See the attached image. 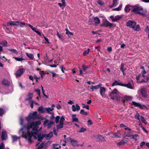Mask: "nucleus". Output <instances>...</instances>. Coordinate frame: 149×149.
<instances>
[{"label": "nucleus", "instance_id": "nucleus-1", "mask_svg": "<svg viewBox=\"0 0 149 149\" xmlns=\"http://www.w3.org/2000/svg\"><path fill=\"white\" fill-rule=\"evenodd\" d=\"M41 124L40 120L34 122L33 121L30 123H27L23 126V127L20 129V131H23L24 129L27 130L26 133L22 135V137L25 139H28V142L31 143L32 141L31 138L33 134H37V132H38V125Z\"/></svg>", "mask_w": 149, "mask_h": 149}, {"label": "nucleus", "instance_id": "nucleus-2", "mask_svg": "<svg viewBox=\"0 0 149 149\" xmlns=\"http://www.w3.org/2000/svg\"><path fill=\"white\" fill-rule=\"evenodd\" d=\"M131 12L139 15L143 17H146V15L143 12V9L142 6H137L133 9Z\"/></svg>", "mask_w": 149, "mask_h": 149}, {"label": "nucleus", "instance_id": "nucleus-3", "mask_svg": "<svg viewBox=\"0 0 149 149\" xmlns=\"http://www.w3.org/2000/svg\"><path fill=\"white\" fill-rule=\"evenodd\" d=\"M101 26L104 27L105 28H113L116 26V25L113 23H110L107 19L103 20L102 23L100 24Z\"/></svg>", "mask_w": 149, "mask_h": 149}, {"label": "nucleus", "instance_id": "nucleus-4", "mask_svg": "<svg viewBox=\"0 0 149 149\" xmlns=\"http://www.w3.org/2000/svg\"><path fill=\"white\" fill-rule=\"evenodd\" d=\"M37 118H38L37 115V112L36 111L30 113L26 118V119L28 121H29L32 119L34 120Z\"/></svg>", "mask_w": 149, "mask_h": 149}, {"label": "nucleus", "instance_id": "nucleus-5", "mask_svg": "<svg viewBox=\"0 0 149 149\" xmlns=\"http://www.w3.org/2000/svg\"><path fill=\"white\" fill-rule=\"evenodd\" d=\"M141 76V74H139L138 76L136 77V79L137 81V82L139 83H141L143 82H147L149 78L147 76H146L145 77H143V79L141 81H139V79L140 78Z\"/></svg>", "mask_w": 149, "mask_h": 149}, {"label": "nucleus", "instance_id": "nucleus-6", "mask_svg": "<svg viewBox=\"0 0 149 149\" xmlns=\"http://www.w3.org/2000/svg\"><path fill=\"white\" fill-rule=\"evenodd\" d=\"M108 135H110V137L112 138H121V134L119 131H117L116 132H109Z\"/></svg>", "mask_w": 149, "mask_h": 149}, {"label": "nucleus", "instance_id": "nucleus-7", "mask_svg": "<svg viewBox=\"0 0 149 149\" xmlns=\"http://www.w3.org/2000/svg\"><path fill=\"white\" fill-rule=\"evenodd\" d=\"M136 24V23L134 21L131 20H129L126 23V26L127 27L132 28H134V26Z\"/></svg>", "mask_w": 149, "mask_h": 149}, {"label": "nucleus", "instance_id": "nucleus-8", "mask_svg": "<svg viewBox=\"0 0 149 149\" xmlns=\"http://www.w3.org/2000/svg\"><path fill=\"white\" fill-rule=\"evenodd\" d=\"M25 72V70L24 68L19 69L17 71L16 73V77H21Z\"/></svg>", "mask_w": 149, "mask_h": 149}, {"label": "nucleus", "instance_id": "nucleus-9", "mask_svg": "<svg viewBox=\"0 0 149 149\" xmlns=\"http://www.w3.org/2000/svg\"><path fill=\"white\" fill-rule=\"evenodd\" d=\"M132 105L134 106L135 107H139L141 109L143 108V107H146V106L144 105H141L139 103L136 102L134 101L132 102Z\"/></svg>", "mask_w": 149, "mask_h": 149}, {"label": "nucleus", "instance_id": "nucleus-10", "mask_svg": "<svg viewBox=\"0 0 149 149\" xmlns=\"http://www.w3.org/2000/svg\"><path fill=\"white\" fill-rule=\"evenodd\" d=\"M118 91V90L116 88H114L110 94L109 96L112 100H114L115 99L114 95L117 94Z\"/></svg>", "mask_w": 149, "mask_h": 149}, {"label": "nucleus", "instance_id": "nucleus-11", "mask_svg": "<svg viewBox=\"0 0 149 149\" xmlns=\"http://www.w3.org/2000/svg\"><path fill=\"white\" fill-rule=\"evenodd\" d=\"M141 93L142 96L146 98L148 96L147 93V91L146 89L144 88H142L141 90Z\"/></svg>", "mask_w": 149, "mask_h": 149}, {"label": "nucleus", "instance_id": "nucleus-12", "mask_svg": "<svg viewBox=\"0 0 149 149\" xmlns=\"http://www.w3.org/2000/svg\"><path fill=\"white\" fill-rule=\"evenodd\" d=\"M89 68V67L88 66H85L84 65H83L82 66V70L81 68H79V72H80L79 75H83V71H85L86 69Z\"/></svg>", "mask_w": 149, "mask_h": 149}, {"label": "nucleus", "instance_id": "nucleus-13", "mask_svg": "<svg viewBox=\"0 0 149 149\" xmlns=\"http://www.w3.org/2000/svg\"><path fill=\"white\" fill-rule=\"evenodd\" d=\"M70 141L71 142V144L73 146H79V145L78 144V141L77 140H74L72 138L70 139Z\"/></svg>", "mask_w": 149, "mask_h": 149}, {"label": "nucleus", "instance_id": "nucleus-14", "mask_svg": "<svg viewBox=\"0 0 149 149\" xmlns=\"http://www.w3.org/2000/svg\"><path fill=\"white\" fill-rule=\"evenodd\" d=\"M110 18L111 19L113 22H116L119 20L120 19L121 17L119 15H117L115 17L113 16H111Z\"/></svg>", "mask_w": 149, "mask_h": 149}, {"label": "nucleus", "instance_id": "nucleus-15", "mask_svg": "<svg viewBox=\"0 0 149 149\" xmlns=\"http://www.w3.org/2000/svg\"><path fill=\"white\" fill-rule=\"evenodd\" d=\"M101 85V84H98L95 86L92 85L90 87V89L92 90V91H93L95 90H97L100 88Z\"/></svg>", "mask_w": 149, "mask_h": 149}, {"label": "nucleus", "instance_id": "nucleus-16", "mask_svg": "<svg viewBox=\"0 0 149 149\" xmlns=\"http://www.w3.org/2000/svg\"><path fill=\"white\" fill-rule=\"evenodd\" d=\"M100 94L101 96L103 97L105 94V92L106 91V89L104 87L101 86H100Z\"/></svg>", "mask_w": 149, "mask_h": 149}, {"label": "nucleus", "instance_id": "nucleus-17", "mask_svg": "<svg viewBox=\"0 0 149 149\" xmlns=\"http://www.w3.org/2000/svg\"><path fill=\"white\" fill-rule=\"evenodd\" d=\"M33 95L32 93H29L27 95V98L25 99V101H28L29 102L33 101L31 100L33 97Z\"/></svg>", "mask_w": 149, "mask_h": 149}, {"label": "nucleus", "instance_id": "nucleus-18", "mask_svg": "<svg viewBox=\"0 0 149 149\" xmlns=\"http://www.w3.org/2000/svg\"><path fill=\"white\" fill-rule=\"evenodd\" d=\"M72 111H78L80 109V107L77 104L76 105V107L74 105H73L72 107Z\"/></svg>", "mask_w": 149, "mask_h": 149}, {"label": "nucleus", "instance_id": "nucleus-19", "mask_svg": "<svg viewBox=\"0 0 149 149\" xmlns=\"http://www.w3.org/2000/svg\"><path fill=\"white\" fill-rule=\"evenodd\" d=\"M97 141L104 142L106 141L104 138L101 135H99L97 138Z\"/></svg>", "mask_w": 149, "mask_h": 149}, {"label": "nucleus", "instance_id": "nucleus-20", "mask_svg": "<svg viewBox=\"0 0 149 149\" xmlns=\"http://www.w3.org/2000/svg\"><path fill=\"white\" fill-rule=\"evenodd\" d=\"M127 142L128 141L123 139L121 140L120 142L117 143V145L118 146L124 145L126 143H127Z\"/></svg>", "mask_w": 149, "mask_h": 149}, {"label": "nucleus", "instance_id": "nucleus-21", "mask_svg": "<svg viewBox=\"0 0 149 149\" xmlns=\"http://www.w3.org/2000/svg\"><path fill=\"white\" fill-rule=\"evenodd\" d=\"M37 137L38 138V141L41 142H42V139L45 137V135L42 134L41 135V133H40L37 135Z\"/></svg>", "mask_w": 149, "mask_h": 149}, {"label": "nucleus", "instance_id": "nucleus-22", "mask_svg": "<svg viewBox=\"0 0 149 149\" xmlns=\"http://www.w3.org/2000/svg\"><path fill=\"white\" fill-rule=\"evenodd\" d=\"M46 108H44L42 106L40 107L38 109V111L40 113H42L46 112Z\"/></svg>", "mask_w": 149, "mask_h": 149}, {"label": "nucleus", "instance_id": "nucleus-23", "mask_svg": "<svg viewBox=\"0 0 149 149\" xmlns=\"http://www.w3.org/2000/svg\"><path fill=\"white\" fill-rule=\"evenodd\" d=\"M7 134L6 132L5 131H3L2 132V135L1 136V139L3 140H5L6 138L7 137Z\"/></svg>", "mask_w": 149, "mask_h": 149}, {"label": "nucleus", "instance_id": "nucleus-24", "mask_svg": "<svg viewBox=\"0 0 149 149\" xmlns=\"http://www.w3.org/2000/svg\"><path fill=\"white\" fill-rule=\"evenodd\" d=\"M45 135V137L47 139H50L53 136V134L52 132H50L48 134H44Z\"/></svg>", "mask_w": 149, "mask_h": 149}, {"label": "nucleus", "instance_id": "nucleus-25", "mask_svg": "<svg viewBox=\"0 0 149 149\" xmlns=\"http://www.w3.org/2000/svg\"><path fill=\"white\" fill-rule=\"evenodd\" d=\"M17 21H12L10 22H9L7 23L6 25L7 26L8 25H10L11 26H16L17 25Z\"/></svg>", "mask_w": 149, "mask_h": 149}, {"label": "nucleus", "instance_id": "nucleus-26", "mask_svg": "<svg viewBox=\"0 0 149 149\" xmlns=\"http://www.w3.org/2000/svg\"><path fill=\"white\" fill-rule=\"evenodd\" d=\"M122 86L127 87L128 88L131 89L133 88L132 85L130 83H128L127 84H122Z\"/></svg>", "mask_w": 149, "mask_h": 149}, {"label": "nucleus", "instance_id": "nucleus-27", "mask_svg": "<svg viewBox=\"0 0 149 149\" xmlns=\"http://www.w3.org/2000/svg\"><path fill=\"white\" fill-rule=\"evenodd\" d=\"M120 127L124 128L125 130H128L129 131L131 130V129L130 128L123 124H120Z\"/></svg>", "mask_w": 149, "mask_h": 149}, {"label": "nucleus", "instance_id": "nucleus-28", "mask_svg": "<svg viewBox=\"0 0 149 149\" xmlns=\"http://www.w3.org/2000/svg\"><path fill=\"white\" fill-rule=\"evenodd\" d=\"M124 64L122 63L120 68V70L122 72L123 75H125V71L126 70V68H124Z\"/></svg>", "mask_w": 149, "mask_h": 149}, {"label": "nucleus", "instance_id": "nucleus-29", "mask_svg": "<svg viewBox=\"0 0 149 149\" xmlns=\"http://www.w3.org/2000/svg\"><path fill=\"white\" fill-rule=\"evenodd\" d=\"M2 84L6 86H8L9 85V82L7 79H3L2 81Z\"/></svg>", "mask_w": 149, "mask_h": 149}, {"label": "nucleus", "instance_id": "nucleus-30", "mask_svg": "<svg viewBox=\"0 0 149 149\" xmlns=\"http://www.w3.org/2000/svg\"><path fill=\"white\" fill-rule=\"evenodd\" d=\"M122 83L120 82H119V81L115 80V81L114 82L112 83V86H113L116 85L122 86Z\"/></svg>", "mask_w": 149, "mask_h": 149}, {"label": "nucleus", "instance_id": "nucleus-31", "mask_svg": "<svg viewBox=\"0 0 149 149\" xmlns=\"http://www.w3.org/2000/svg\"><path fill=\"white\" fill-rule=\"evenodd\" d=\"M94 20L95 22V25L99 24L100 23V20L97 17H95L94 18Z\"/></svg>", "mask_w": 149, "mask_h": 149}, {"label": "nucleus", "instance_id": "nucleus-32", "mask_svg": "<svg viewBox=\"0 0 149 149\" xmlns=\"http://www.w3.org/2000/svg\"><path fill=\"white\" fill-rule=\"evenodd\" d=\"M132 7L130 5H127L125 6L124 10L126 12H129L131 9Z\"/></svg>", "mask_w": 149, "mask_h": 149}, {"label": "nucleus", "instance_id": "nucleus-33", "mask_svg": "<svg viewBox=\"0 0 149 149\" xmlns=\"http://www.w3.org/2000/svg\"><path fill=\"white\" fill-rule=\"evenodd\" d=\"M76 114H72V121L73 122H78V120L77 118H76Z\"/></svg>", "mask_w": 149, "mask_h": 149}, {"label": "nucleus", "instance_id": "nucleus-34", "mask_svg": "<svg viewBox=\"0 0 149 149\" xmlns=\"http://www.w3.org/2000/svg\"><path fill=\"white\" fill-rule=\"evenodd\" d=\"M17 26H19L20 27H23L25 25H27L24 22H22L19 21H17Z\"/></svg>", "mask_w": 149, "mask_h": 149}, {"label": "nucleus", "instance_id": "nucleus-35", "mask_svg": "<svg viewBox=\"0 0 149 149\" xmlns=\"http://www.w3.org/2000/svg\"><path fill=\"white\" fill-rule=\"evenodd\" d=\"M132 99L131 97L127 96H125L124 97L123 101L125 102V101H129Z\"/></svg>", "mask_w": 149, "mask_h": 149}, {"label": "nucleus", "instance_id": "nucleus-36", "mask_svg": "<svg viewBox=\"0 0 149 149\" xmlns=\"http://www.w3.org/2000/svg\"><path fill=\"white\" fill-rule=\"evenodd\" d=\"M7 42L6 40H3L0 42V45H2L3 47H5L7 44Z\"/></svg>", "mask_w": 149, "mask_h": 149}, {"label": "nucleus", "instance_id": "nucleus-37", "mask_svg": "<svg viewBox=\"0 0 149 149\" xmlns=\"http://www.w3.org/2000/svg\"><path fill=\"white\" fill-rule=\"evenodd\" d=\"M26 55L30 59H33L34 58V56L32 54L28 53H26Z\"/></svg>", "mask_w": 149, "mask_h": 149}, {"label": "nucleus", "instance_id": "nucleus-38", "mask_svg": "<svg viewBox=\"0 0 149 149\" xmlns=\"http://www.w3.org/2000/svg\"><path fill=\"white\" fill-rule=\"evenodd\" d=\"M54 123V122L52 121H50V122L48 123L47 125V128L49 129L52 126V125Z\"/></svg>", "mask_w": 149, "mask_h": 149}, {"label": "nucleus", "instance_id": "nucleus-39", "mask_svg": "<svg viewBox=\"0 0 149 149\" xmlns=\"http://www.w3.org/2000/svg\"><path fill=\"white\" fill-rule=\"evenodd\" d=\"M65 31H66V34H67L69 37H70V36L73 35L72 33L71 32H70L68 29H65Z\"/></svg>", "mask_w": 149, "mask_h": 149}, {"label": "nucleus", "instance_id": "nucleus-40", "mask_svg": "<svg viewBox=\"0 0 149 149\" xmlns=\"http://www.w3.org/2000/svg\"><path fill=\"white\" fill-rule=\"evenodd\" d=\"M63 124H61L60 123H59V124L58 125L56 126L57 130H58L62 128L63 127Z\"/></svg>", "mask_w": 149, "mask_h": 149}, {"label": "nucleus", "instance_id": "nucleus-41", "mask_svg": "<svg viewBox=\"0 0 149 149\" xmlns=\"http://www.w3.org/2000/svg\"><path fill=\"white\" fill-rule=\"evenodd\" d=\"M54 109L53 108H51L50 107H48V108H46V112H47L48 113H50V111H52Z\"/></svg>", "mask_w": 149, "mask_h": 149}, {"label": "nucleus", "instance_id": "nucleus-42", "mask_svg": "<svg viewBox=\"0 0 149 149\" xmlns=\"http://www.w3.org/2000/svg\"><path fill=\"white\" fill-rule=\"evenodd\" d=\"M140 119L141 120V121L142 122L144 123V124H147V123L146 121V120L143 116H141Z\"/></svg>", "mask_w": 149, "mask_h": 149}, {"label": "nucleus", "instance_id": "nucleus-43", "mask_svg": "<svg viewBox=\"0 0 149 149\" xmlns=\"http://www.w3.org/2000/svg\"><path fill=\"white\" fill-rule=\"evenodd\" d=\"M122 6V4L120 5L119 7L117 8H114L113 9V10H116V11H119L121 10V8Z\"/></svg>", "mask_w": 149, "mask_h": 149}, {"label": "nucleus", "instance_id": "nucleus-44", "mask_svg": "<svg viewBox=\"0 0 149 149\" xmlns=\"http://www.w3.org/2000/svg\"><path fill=\"white\" fill-rule=\"evenodd\" d=\"M138 136V134H135L131 135V136H132V139L135 140V141H136L137 140V138Z\"/></svg>", "mask_w": 149, "mask_h": 149}, {"label": "nucleus", "instance_id": "nucleus-45", "mask_svg": "<svg viewBox=\"0 0 149 149\" xmlns=\"http://www.w3.org/2000/svg\"><path fill=\"white\" fill-rule=\"evenodd\" d=\"M80 113L84 115H88L87 113L83 109L81 110Z\"/></svg>", "mask_w": 149, "mask_h": 149}, {"label": "nucleus", "instance_id": "nucleus-46", "mask_svg": "<svg viewBox=\"0 0 149 149\" xmlns=\"http://www.w3.org/2000/svg\"><path fill=\"white\" fill-rule=\"evenodd\" d=\"M41 88H42V93L43 95H44V96L46 98H48V96L47 95L45 94V90H44L43 89V87H42V85H41Z\"/></svg>", "mask_w": 149, "mask_h": 149}, {"label": "nucleus", "instance_id": "nucleus-47", "mask_svg": "<svg viewBox=\"0 0 149 149\" xmlns=\"http://www.w3.org/2000/svg\"><path fill=\"white\" fill-rule=\"evenodd\" d=\"M57 36L60 39L63 40V36L60 34L58 31L57 32L56 34Z\"/></svg>", "mask_w": 149, "mask_h": 149}, {"label": "nucleus", "instance_id": "nucleus-48", "mask_svg": "<svg viewBox=\"0 0 149 149\" xmlns=\"http://www.w3.org/2000/svg\"><path fill=\"white\" fill-rule=\"evenodd\" d=\"M14 58L16 61H22L24 60V58H18L17 57H15Z\"/></svg>", "mask_w": 149, "mask_h": 149}, {"label": "nucleus", "instance_id": "nucleus-49", "mask_svg": "<svg viewBox=\"0 0 149 149\" xmlns=\"http://www.w3.org/2000/svg\"><path fill=\"white\" fill-rule=\"evenodd\" d=\"M19 138V137H17L16 136H13L12 137V139L13 141H16Z\"/></svg>", "mask_w": 149, "mask_h": 149}, {"label": "nucleus", "instance_id": "nucleus-50", "mask_svg": "<svg viewBox=\"0 0 149 149\" xmlns=\"http://www.w3.org/2000/svg\"><path fill=\"white\" fill-rule=\"evenodd\" d=\"M86 130V128H84L82 127L81 128L80 130L78 131L79 132L82 133L84 132Z\"/></svg>", "mask_w": 149, "mask_h": 149}, {"label": "nucleus", "instance_id": "nucleus-51", "mask_svg": "<svg viewBox=\"0 0 149 149\" xmlns=\"http://www.w3.org/2000/svg\"><path fill=\"white\" fill-rule=\"evenodd\" d=\"M53 145V148L54 149H58L59 148H60L61 146H58V145L57 144H54Z\"/></svg>", "mask_w": 149, "mask_h": 149}, {"label": "nucleus", "instance_id": "nucleus-52", "mask_svg": "<svg viewBox=\"0 0 149 149\" xmlns=\"http://www.w3.org/2000/svg\"><path fill=\"white\" fill-rule=\"evenodd\" d=\"M26 24L31 28L32 30H33L34 32L36 30V29L35 28V27H33L32 25L30 24H28L27 23Z\"/></svg>", "mask_w": 149, "mask_h": 149}, {"label": "nucleus", "instance_id": "nucleus-53", "mask_svg": "<svg viewBox=\"0 0 149 149\" xmlns=\"http://www.w3.org/2000/svg\"><path fill=\"white\" fill-rule=\"evenodd\" d=\"M140 26L139 25H137L136 27L134 26V28H133V29L136 31H138L140 30Z\"/></svg>", "mask_w": 149, "mask_h": 149}, {"label": "nucleus", "instance_id": "nucleus-54", "mask_svg": "<svg viewBox=\"0 0 149 149\" xmlns=\"http://www.w3.org/2000/svg\"><path fill=\"white\" fill-rule=\"evenodd\" d=\"M65 120V118L63 116H62L60 119V122L61 124L63 123V122Z\"/></svg>", "mask_w": 149, "mask_h": 149}, {"label": "nucleus", "instance_id": "nucleus-55", "mask_svg": "<svg viewBox=\"0 0 149 149\" xmlns=\"http://www.w3.org/2000/svg\"><path fill=\"white\" fill-rule=\"evenodd\" d=\"M90 51V49H88L86 50L83 53V55L84 56H86V54H88Z\"/></svg>", "mask_w": 149, "mask_h": 149}, {"label": "nucleus", "instance_id": "nucleus-56", "mask_svg": "<svg viewBox=\"0 0 149 149\" xmlns=\"http://www.w3.org/2000/svg\"><path fill=\"white\" fill-rule=\"evenodd\" d=\"M60 118V116H58L55 118V121L56 123H58L59 121V120Z\"/></svg>", "mask_w": 149, "mask_h": 149}, {"label": "nucleus", "instance_id": "nucleus-57", "mask_svg": "<svg viewBox=\"0 0 149 149\" xmlns=\"http://www.w3.org/2000/svg\"><path fill=\"white\" fill-rule=\"evenodd\" d=\"M44 146V143L42 142L40 145L38 147L37 149H41Z\"/></svg>", "mask_w": 149, "mask_h": 149}, {"label": "nucleus", "instance_id": "nucleus-58", "mask_svg": "<svg viewBox=\"0 0 149 149\" xmlns=\"http://www.w3.org/2000/svg\"><path fill=\"white\" fill-rule=\"evenodd\" d=\"M4 111L3 109L0 108V116H2Z\"/></svg>", "mask_w": 149, "mask_h": 149}, {"label": "nucleus", "instance_id": "nucleus-59", "mask_svg": "<svg viewBox=\"0 0 149 149\" xmlns=\"http://www.w3.org/2000/svg\"><path fill=\"white\" fill-rule=\"evenodd\" d=\"M82 105H83L84 106L83 107V108H86V109L88 110L89 109V106L88 105H86L82 103Z\"/></svg>", "mask_w": 149, "mask_h": 149}, {"label": "nucleus", "instance_id": "nucleus-60", "mask_svg": "<svg viewBox=\"0 0 149 149\" xmlns=\"http://www.w3.org/2000/svg\"><path fill=\"white\" fill-rule=\"evenodd\" d=\"M35 91L36 92V94H38L39 96L40 95V89H35Z\"/></svg>", "mask_w": 149, "mask_h": 149}, {"label": "nucleus", "instance_id": "nucleus-61", "mask_svg": "<svg viewBox=\"0 0 149 149\" xmlns=\"http://www.w3.org/2000/svg\"><path fill=\"white\" fill-rule=\"evenodd\" d=\"M118 3L117 1H115L114 2V1L113 0V6H111V7L113 6H116Z\"/></svg>", "mask_w": 149, "mask_h": 149}, {"label": "nucleus", "instance_id": "nucleus-62", "mask_svg": "<svg viewBox=\"0 0 149 149\" xmlns=\"http://www.w3.org/2000/svg\"><path fill=\"white\" fill-rule=\"evenodd\" d=\"M140 115L138 113H136L135 116V118L136 119H137L138 120H140L139 118Z\"/></svg>", "mask_w": 149, "mask_h": 149}, {"label": "nucleus", "instance_id": "nucleus-63", "mask_svg": "<svg viewBox=\"0 0 149 149\" xmlns=\"http://www.w3.org/2000/svg\"><path fill=\"white\" fill-rule=\"evenodd\" d=\"M5 148V146L3 143H1L0 145V149H4Z\"/></svg>", "mask_w": 149, "mask_h": 149}, {"label": "nucleus", "instance_id": "nucleus-64", "mask_svg": "<svg viewBox=\"0 0 149 149\" xmlns=\"http://www.w3.org/2000/svg\"><path fill=\"white\" fill-rule=\"evenodd\" d=\"M97 3L100 5L102 6L104 4V3H103L102 1L100 0L98 1H97Z\"/></svg>", "mask_w": 149, "mask_h": 149}]
</instances>
